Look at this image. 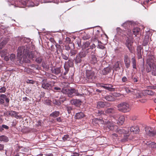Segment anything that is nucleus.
<instances>
[{
    "instance_id": "2f4dec72",
    "label": "nucleus",
    "mask_w": 156,
    "mask_h": 156,
    "mask_svg": "<svg viewBox=\"0 0 156 156\" xmlns=\"http://www.w3.org/2000/svg\"><path fill=\"white\" fill-rule=\"evenodd\" d=\"M59 111H55L51 113L50 116L53 117H56L59 116Z\"/></svg>"
},
{
    "instance_id": "f257e3e1",
    "label": "nucleus",
    "mask_w": 156,
    "mask_h": 156,
    "mask_svg": "<svg viewBox=\"0 0 156 156\" xmlns=\"http://www.w3.org/2000/svg\"><path fill=\"white\" fill-rule=\"evenodd\" d=\"M156 58L153 55H148L146 64L145 70L147 73L151 72V74L156 76V65L155 64Z\"/></svg>"
},
{
    "instance_id": "4468645a",
    "label": "nucleus",
    "mask_w": 156,
    "mask_h": 156,
    "mask_svg": "<svg viewBox=\"0 0 156 156\" xmlns=\"http://www.w3.org/2000/svg\"><path fill=\"white\" fill-rule=\"evenodd\" d=\"M131 132H133L134 133H137L139 132V129L138 127L136 126H133L130 128Z\"/></svg>"
},
{
    "instance_id": "338daca9",
    "label": "nucleus",
    "mask_w": 156,
    "mask_h": 156,
    "mask_svg": "<svg viewBox=\"0 0 156 156\" xmlns=\"http://www.w3.org/2000/svg\"><path fill=\"white\" fill-rule=\"evenodd\" d=\"M127 80L126 76H123L122 78V82H124L127 81Z\"/></svg>"
},
{
    "instance_id": "bf43d9fd",
    "label": "nucleus",
    "mask_w": 156,
    "mask_h": 156,
    "mask_svg": "<svg viewBox=\"0 0 156 156\" xmlns=\"http://www.w3.org/2000/svg\"><path fill=\"white\" fill-rule=\"evenodd\" d=\"M1 127L2 129V131L4 130V129H8L9 128V127L8 126L5 125H2V126H1Z\"/></svg>"
},
{
    "instance_id": "6ab92c4d",
    "label": "nucleus",
    "mask_w": 156,
    "mask_h": 156,
    "mask_svg": "<svg viewBox=\"0 0 156 156\" xmlns=\"http://www.w3.org/2000/svg\"><path fill=\"white\" fill-rule=\"evenodd\" d=\"M115 126L113 123L109 122L108 123L106 126V129H108L109 130H113L114 129Z\"/></svg>"
},
{
    "instance_id": "49530a36",
    "label": "nucleus",
    "mask_w": 156,
    "mask_h": 156,
    "mask_svg": "<svg viewBox=\"0 0 156 156\" xmlns=\"http://www.w3.org/2000/svg\"><path fill=\"white\" fill-rule=\"evenodd\" d=\"M64 89H62L61 88L58 87H54V90H55L56 91H58L59 92L61 91L62 92V90Z\"/></svg>"
},
{
    "instance_id": "c03bdc74",
    "label": "nucleus",
    "mask_w": 156,
    "mask_h": 156,
    "mask_svg": "<svg viewBox=\"0 0 156 156\" xmlns=\"http://www.w3.org/2000/svg\"><path fill=\"white\" fill-rule=\"evenodd\" d=\"M9 58L11 61H14L16 58L15 55L13 54H11L9 57Z\"/></svg>"
},
{
    "instance_id": "680f3d73",
    "label": "nucleus",
    "mask_w": 156,
    "mask_h": 156,
    "mask_svg": "<svg viewBox=\"0 0 156 156\" xmlns=\"http://www.w3.org/2000/svg\"><path fill=\"white\" fill-rule=\"evenodd\" d=\"M24 72L28 73H30L31 72V69H30L26 68L24 69Z\"/></svg>"
},
{
    "instance_id": "09e8293b",
    "label": "nucleus",
    "mask_w": 156,
    "mask_h": 156,
    "mask_svg": "<svg viewBox=\"0 0 156 156\" xmlns=\"http://www.w3.org/2000/svg\"><path fill=\"white\" fill-rule=\"evenodd\" d=\"M146 93L148 95H153L154 94V93L151 90H146Z\"/></svg>"
},
{
    "instance_id": "8fccbe9b",
    "label": "nucleus",
    "mask_w": 156,
    "mask_h": 156,
    "mask_svg": "<svg viewBox=\"0 0 156 156\" xmlns=\"http://www.w3.org/2000/svg\"><path fill=\"white\" fill-rule=\"evenodd\" d=\"M42 66L43 68H45L48 69H49V65H46L45 62L42 63Z\"/></svg>"
},
{
    "instance_id": "0e129e2a",
    "label": "nucleus",
    "mask_w": 156,
    "mask_h": 156,
    "mask_svg": "<svg viewBox=\"0 0 156 156\" xmlns=\"http://www.w3.org/2000/svg\"><path fill=\"white\" fill-rule=\"evenodd\" d=\"M96 47V46L94 44H92L91 45H90V48H89L90 49H90H93V48H95Z\"/></svg>"
},
{
    "instance_id": "f03ea898",
    "label": "nucleus",
    "mask_w": 156,
    "mask_h": 156,
    "mask_svg": "<svg viewBox=\"0 0 156 156\" xmlns=\"http://www.w3.org/2000/svg\"><path fill=\"white\" fill-rule=\"evenodd\" d=\"M117 107L119 111L123 112H129L131 109L129 104L126 102H122L119 104Z\"/></svg>"
},
{
    "instance_id": "a18cd8bd",
    "label": "nucleus",
    "mask_w": 156,
    "mask_h": 156,
    "mask_svg": "<svg viewBox=\"0 0 156 156\" xmlns=\"http://www.w3.org/2000/svg\"><path fill=\"white\" fill-rule=\"evenodd\" d=\"M151 134H150V136H153L155 135H156V130H153L152 128H151Z\"/></svg>"
},
{
    "instance_id": "a19ab883",
    "label": "nucleus",
    "mask_w": 156,
    "mask_h": 156,
    "mask_svg": "<svg viewBox=\"0 0 156 156\" xmlns=\"http://www.w3.org/2000/svg\"><path fill=\"white\" fill-rule=\"evenodd\" d=\"M90 36L88 34H85L83 35V39L84 40H87L89 39L90 38Z\"/></svg>"
},
{
    "instance_id": "69168bd1",
    "label": "nucleus",
    "mask_w": 156,
    "mask_h": 156,
    "mask_svg": "<svg viewBox=\"0 0 156 156\" xmlns=\"http://www.w3.org/2000/svg\"><path fill=\"white\" fill-rule=\"evenodd\" d=\"M4 145L3 144H0V151L3 150Z\"/></svg>"
},
{
    "instance_id": "cd10ccee",
    "label": "nucleus",
    "mask_w": 156,
    "mask_h": 156,
    "mask_svg": "<svg viewBox=\"0 0 156 156\" xmlns=\"http://www.w3.org/2000/svg\"><path fill=\"white\" fill-rule=\"evenodd\" d=\"M113 86L111 85H106L105 87V89L111 91H114L115 88L112 87Z\"/></svg>"
},
{
    "instance_id": "f3484780",
    "label": "nucleus",
    "mask_w": 156,
    "mask_h": 156,
    "mask_svg": "<svg viewBox=\"0 0 156 156\" xmlns=\"http://www.w3.org/2000/svg\"><path fill=\"white\" fill-rule=\"evenodd\" d=\"M85 116L83 112H80L76 113L75 115V118L76 119H80Z\"/></svg>"
},
{
    "instance_id": "c85d7f7f",
    "label": "nucleus",
    "mask_w": 156,
    "mask_h": 156,
    "mask_svg": "<svg viewBox=\"0 0 156 156\" xmlns=\"http://www.w3.org/2000/svg\"><path fill=\"white\" fill-rule=\"evenodd\" d=\"M26 48L27 49V50H24V55L25 56H28L29 57V54H30L31 53H33L32 52H30L29 51L30 48L29 47L26 46Z\"/></svg>"
},
{
    "instance_id": "4d7b16f0",
    "label": "nucleus",
    "mask_w": 156,
    "mask_h": 156,
    "mask_svg": "<svg viewBox=\"0 0 156 156\" xmlns=\"http://www.w3.org/2000/svg\"><path fill=\"white\" fill-rule=\"evenodd\" d=\"M64 67L65 70V72H64L63 74L64 75H66L69 71V69L68 67H66L65 66H64Z\"/></svg>"
},
{
    "instance_id": "0eeeda50",
    "label": "nucleus",
    "mask_w": 156,
    "mask_h": 156,
    "mask_svg": "<svg viewBox=\"0 0 156 156\" xmlns=\"http://www.w3.org/2000/svg\"><path fill=\"white\" fill-rule=\"evenodd\" d=\"M124 61L126 68H129L130 65V59L128 55L126 54L124 55Z\"/></svg>"
},
{
    "instance_id": "f704fd0d",
    "label": "nucleus",
    "mask_w": 156,
    "mask_h": 156,
    "mask_svg": "<svg viewBox=\"0 0 156 156\" xmlns=\"http://www.w3.org/2000/svg\"><path fill=\"white\" fill-rule=\"evenodd\" d=\"M91 41L92 42L96 43L98 42V43H101V42L100 41H99L98 38L95 35L94 36L92 37L91 38Z\"/></svg>"
},
{
    "instance_id": "9d476101",
    "label": "nucleus",
    "mask_w": 156,
    "mask_h": 156,
    "mask_svg": "<svg viewBox=\"0 0 156 156\" xmlns=\"http://www.w3.org/2000/svg\"><path fill=\"white\" fill-rule=\"evenodd\" d=\"M90 62L91 64L93 65L97 66L98 65V60L95 55H91L90 58Z\"/></svg>"
},
{
    "instance_id": "79ce46f5",
    "label": "nucleus",
    "mask_w": 156,
    "mask_h": 156,
    "mask_svg": "<svg viewBox=\"0 0 156 156\" xmlns=\"http://www.w3.org/2000/svg\"><path fill=\"white\" fill-rule=\"evenodd\" d=\"M73 61L70 58L69 59L68 61L67 62L69 66V67H72L73 66Z\"/></svg>"
},
{
    "instance_id": "ddd939ff",
    "label": "nucleus",
    "mask_w": 156,
    "mask_h": 156,
    "mask_svg": "<svg viewBox=\"0 0 156 156\" xmlns=\"http://www.w3.org/2000/svg\"><path fill=\"white\" fill-rule=\"evenodd\" d=\"M41 83V87L43 88L48 90L50 89L51 87V85L50 83H47V82H44L43 81Z\"/></svg>"
},
{
    "instance_id": "a211bd4d",
    "label": "nucleus",
    "mask_w": 156,
    "mask_h": 156,
    "mask_svg": "<svg viewBox=\"0 0 156 156\" xmlns=\"http://www.w3.org/2000/svg\"><path fill=\"white\" fill-rule=\"evenodd\" d=\"M82 58L77 55L75 58H74V62L76 64H78L80 63L82 61Z\"/></svg>"
},
{
    "instance_id": "1a4fd4ad",
    "label": "nucleus",
    "mask_w": 156,
    "mask_h": 156,
    "mask_svg": "<svg viewBox=\"0 0 156 156\" xmlns=\"http://www.w3.org/2000/svg\"><path fill=\"white\" fill-rule=\"evenodd\" d=\"M27 50V49L26 48V46H22L19 47L17 50V54L19 56H20L22 55H24V50Z\"/></svg>"
},
{
    "instance_id": "2eb2a0df",
    "label": "nucleus",
    "mask_w": 156,
    "mask_h": 156,
    "mask_svg": "<svg viewBox=\"0 0 156 156\" xmlns=\"http://www.w3.org/2000/svg\"><path fill=\"white\" fill-rule=\"evenodd\" d=\"M52 73L56 75H58L61 73V70L60 67L52 68L51 69Z\"/></svg>"
},
{
    "instance_id": "aec40b11",
    "label": "nucleus",
    "mask_w": 156,
    "mask_h": 156,
    "mask_svg": "<svg viewBox=\"0 0 156 156\" xmlns=\"http://www.w3.org/2000/svg\"><path fill=\"white\" fill-rule=\"evenodd\" d=\"M132 64L133 68L134 69H136V61L135 57H133L131 58Z\"/></svg>"
},
{
    "instance_id": "603ef678",
    "label": "nucleus",
    "mask_w": 156,
    "mask_h": 156,
    "mask_svg": "<svg viewBox=\"0 0 156 156\" xmlns=\"http://www.w3.org/2000/svg\"><path fill=\"white\" fill-rule=\"evenodd\" d=\"M69 139V136L67 134L65 135L63 137H62V139L64 141H66L68 140Z\"/></svg>"
},
{
    "instance_id": "5701e85b",
    "label": "nucleus",
    "mask_w": 156,
    "mask_h": 156,
    "mask_svg": "<svg viewBox=\"0 0 156 156\" xmlns=\"http://www.w3.org/2000/svg\"><path fill=\"white\" fill-rule=\"evenodd\" d=\"M104 98L106 100L110 101H113L115 100L114 98L110 95L106 96L104 97Z\"/></svg>"
},
{
    "instance_id": "c756f323",
    "label": "nucleus",
    "mask_w": 156,
    "mask_h": 156,
    "mask_svg": "<svg viewBox=\"0 0 156 156\" xmlns=\"http://www.w3.org/2000/svg\"><path fill=\"white\" fill-rule=\"evenodd\" d=\"M8 41V38L4 39L0 44V48L2 49V47L5 45Z\"/></svg>"
},
{
    "instance_id": "4be33fe9",
    "label": "nucleus",
    "mask_w": 156,
    "mask_h": 156,
    "mask_svg": "<svg viewBox=\"0 0 156 156\" xmlns=\"http://www.w3.org/2000/svg\"><path fill=\"white\" fill-rule=\"evenodd\" d=\"M77 52L76 50L73 49H71L70 51L68 54L69 57H73L77 54Z\"/></svg>"
},
{
    "instance_id": "393cba45",
    "label": "nucleus",
    "mask_w": 156,
    "mask_h": 156,
    "mask_svg": "<svg viewBox=\"0 0 156 156\" xmlns=\"http://www.w3.org/2000/svg\"><path fill=\"white\" fill-rule=\"evenodd\" d=\"M117 132L120 134L127 133L128 132V130H125L122 128H118L117 129Z\"/></svg>"
},
{
    "instance_id": "412c9836",
    "label": "nucleus",
    "mask_w": 156,
    "mask_h": 156,
    "mask_svg": "<svg viewBox=\"0 0 156 156\" xmlns=\"http://www.w3.org/2000/svg\"><path fill=\"white\" fill-rule=\"evenodd\" d=\"M61 55L62 58L66 60H68L69 57L68 54L67 53H64L62 50L61 51Z\"/></svg>"
},
{
    "instance_id": "bb28decb",
    "label": "nucleus",
    "mask_w": 156,
    "mask_h": 156,
    "mask_svg": "<svg viewBox=\"0 0 156 156\" xmlns=\"http://www.w3.org/2000/svg\"><path fill=\"white\" fill-rule=\"evenodd\" d=\"M71 103L72 104L74 105H75L78 106L81 103V101L79 100L74 99L71 100Z\"/></svg>"
},
{
    "instance_id": "7c9ffc66",
    "label": "nucleus",
    "mask_w": 156,
    "mask_h": 156,
    "mask_svg": "<svg viewBox=\"0 0 156 156\" xmlns=\"http://www.w3.org/2000/svg\"><path fill=\"white\" fill-rule=\"evenodd\" d=\"M105 112L107 113H114L115 112V110L114 108H109L107 109L106 111Z\"/></svg>"
},
{
    "instance_id": "e433bc0d",
    "label": "nucleus",
    "mask_w": 156,
    "mask_h": 156,
    "mask_svg": "<svg viewBox=\"0 0 156 156\" xmlns=\"http://www.w3.org/2000/svg\"><path fill=\"white\" fill-rule=\"evenodd\" d=\"M125 118L124 117L123 115L120 116L118 119V122H119V124L122 125L124 121Z\"/></svg>"
},
{
    "instance_id": "e2e57ef3",
    "label": "nucleus",
    "mask_w": 156,
    "mask_h": 156,
    "mask_svg": "<svg viewBox=\"0 0 156 156\" xmlns=\"http://www.w3.org/2000/svg\"><path fill=\"white\" fill-rule=\"evenodd\" d=\"M6 98V96L5 94H2L0 95V98L4 100Z\"/></svg>"
},
{
    "instance_id": "f8f14e48",
    "label": "nucleus",
    "mask_w": 156,
    "mask_h": 156,
    "mask_svg": "<svg viewBox=\"0 0 156 156\" xmlns=\"http://www.w3.org/2000/svg\"><path fill=\"white\" fill-rule=\"evenodd\" d=\"M18 113L13 111H11L9 112V114L12 117H14L17 119H21L22 116L21 115H18Z\"/></svg>"
},
{
    "instance_id": "4c0bfd02",
    "label": "nucleus",
    "mask_w": 156,
    "mask_h": 156,
    "mask_svg": "<svg viewBox=\"0 0 156 156\" xmlns=\"http://www.w3.org/2000/svg\"><path fill=\"white\" fill-rule=\"evenodd\" d=\"M151 128L149 126L146 127L145 128V131L147 134L150 136V134H151Z\"/></svg>"
},
{
    "instance_id": "20e7f679",
    "label": "nucleus",
    "mask_w": 156,
    "mask_h": 156,
    "mask_svg": "<svg viewBox=\"0 0 156 156\" xmlns=\"http://www.w3.org/2000/svg\"><path fill=\"white\" fill-rule=\"evenodd\" d=\"M37 54L35 55L33 53H31L30 54H29V58H31L33 60V58H36L35 60V62L38 64H40L42 62L43 60V57L41 55L40 53L37 52L36 51Z\"/></svg>"
},
{
    "instance_id": "37998d69",
    "label": "nucleus",
    "mask_w": 156,
    "mask_h": 156,
    "mask_svg": "<svg viewBox=\"0 0 156 156\" xmlns=\"http://www.w3.org/2000/svg\"><path fill=\"white\" fill-rule=\"evenodd\" d=\"M53 103L54 104L58 106H59L61 105V103L59 100H57L56 99H54L53 100Z\"/></svg>"
},
{
    "instance_id": "7ed1b4c3",
    "label": "nucleus",
    "mask_w": 156,
    "mask_h": 156,
    "mask_svg": "<svg viewBox=\"0 0 156 156\" xmlns=\"http://www.w3.org/2000/svg\"><path fill=\"white\" fill-rule=\"evenodd\" d=\"M62 93L67 94L69 97H72L74 96H82V94H80L77 90L74 88L70 89H63L62 90Z\"/></svg>"
},
{
    "instance_id": "6e6552de",
    "label": "nucleus",
    "mask_w": 156,
    "mask_h": 156,
    "mask_svg": "<svg viewBox=\"0 0 156 156\" xmlns=\"http://www.w3.org/2000/svg\"><path fill=\"white\" fill-rule=\"evenodd\" d=\"M109 104L107 102L99 101L97 102V107L98 108H101L108 106Z\"/></svg>"
},
{
    "instance_id": "864d4df0",
    "label": "nucleus",
    "mask_w": 156,
    "mask_h": 156,
    "mask_svg": "<svg viewBox=\"0 0 156 156\" xmlns=\"http://www.w3.org/2000/svg\"><path fill=\"white\" fill-rule=\"evenodd\" d=\"M101 43H98V46H97V48H99L100 49H103L105 48V47L102 45L101 44Z\"/></svg>"
},
{
    "instance_id": "ea45409f",
    "label": "nucleus",
    "mask_w": 156,
    "mask_h": 156,
    "mask_svg": "<svg viewBox=\"0 0 156 156\" xmlns=\"http://www.w3.org/2000/svg\"><path fill=\"white\" fill-rule=\"evenodd\" d=\"M114 68L115 69V70L116 71L120 69L119 64L118 62H117L114 65Z\"/></svg>"
},
{
    "instance_id": "de8ad7c7",
    "label": "nucleus",
    "mask_w": 156,
    "mask_h": 156,
    "mask_svg": "<svg viewBox=\"0 0 156 156\" xmlns=\"http://www.w3.org/2000/svg\"><path fill=\"white\" fill-rule=\"evenodd\" d=\"M66 110L68 113H70L71 112V111L72 110V108L70 106H67L66 107Z\"/></svg>"
},
{
    "instance_id": "39448f33",
    "label": "nucleus",
    "mask_w": 156,
    "mask_h": 156,
    "mask_svg": "<svg viewBox=\"0 0 156 156\" xmlns=\"http://www.w3.org/2000/svg\"><path fill=\"white\" fill-rule=\"evenodd\" d=\"M86 75L87 78L90 82H92L95 79L96 76L95 72L92 70H87Z\"/></svg>"
},
{
    "instance_id": "58836bf2",
    "label": "nucleus",
    "mask_w": 156,
    "mask_h": 156,
    "mask_svg": "<svg viewBox=\"0 0 156 156\" xmlns=\"http://www.w3.org/2000/svg\"><path fill=\"white\" fill-rule=\"evenodd\" d=\"M116 30L117 34L120 35L124 33V30H122L119 27H117L116 28Z\"/></svg>"
},
{
    "instance_id": "dca6fc26",
    "label": "nucleus",
    "mask_w": 156,
    "mask_h": 156,
    "mask_svg": "<svg viewBox=\"0 0 156 156\" xmlns=\"http://www.w3.org/2000/svg\"><path fill=\"white\" fill-rule=\"evenodd\" d=\"M111 69L109 67L104 68L101 71V73L103 75H106L111 72Z\"/></svg>"
},
{
    "instance_id": "3c124183",
    "label": "nucleus",
    "mask_w": 156,
    "mask_h": 156,
    "mask_svg": "<svg viewBox=\"0 0 156 156\" xmlns=\"http://www.w3.org/2000/svg\"><path fill=\"white\" fill-rule=\"evenodd\" d=\"M66 100V98L64 97H61L59 99V101L61 103V102H63Z\"/></svg>"
},
{
    "instance_id": "72a5a7b5",
    "label": "nucleus",
    "mask_w": 156,
    "mask_h": 156,
    "mask_svg": "<svg viewBox=\"0 0 156 156\" xmlns=\"http://www.w3.org/2000/svg\"><path fill=\"white\" fill-rule=\"evenodd\" d=\"M140 31V29L138 27H136L134 28L133 30V33L134 35L136 36L137 34H139Z\"/></svg>"
},
{
    "instance_id": "6e6d98bb",
    "label": "nucleus",
    "mask_w": 156,
    "mask_h": 156,
    "mask_svg": "<svg viewBox=\"0 0 156 156\" xmlns=\"http://www.w3.org/2000/svg\"><path fill=\"white\" fill-rule=\"evenodd\" d=\"M6 90V88L5 87H1L0 88V93H4Z\"/></svg>"
},
{
    "instance_id": "5fc2aeb1",
    "label": "nucleus",
    "mask_w": 156,
    "mask_h": 156,
    "mask_svg": "<svg viewBox=\"0 0 156 156\" xmlns=\"http://www.w3.org/2000/svg\"><path fill=\"white\" fill-rule=\"evenodd\" d=\"M150 145L152 148H156V144L154 142H151L150 144Z\"/></svg>"
},
{
    "instance_id": "13d9d810",
    "label": "nucleus",
    "mask_w": 156,
    "mask_h": 156,
    "mask_svg": "<svg viewBox=\"0 0 156 156\" xmlns=\"http://www.w3.org/2000/svg\"><path fill=\"white\" fill-rule=\"evenodd\" d=\"M76 42L78 47H80L81 46V41L80 39H77Z\"/></svg>"
},
{
    "instance_id": "a878e982",
    "label": "nucleus",
    "mask_w": 156,
    "mask_h": 156,
    "mask_svg": "<svg viewBox=\"0 0 156 156\" xmlns=\"http://www.w3.org/2000/svg\"><path fill=\"white\" fill-rule=\"evenodd\" d=\"M9 140L8 138L6 136L4 135L0 136V141L4 142H7Z\"/></svg>"
},
{
    "instance_id": "774afa93",
    "label": "nucleus",
    "mask_w": 156,
    "mask_h": 156,
    "mask_svg": "<svg viewBox=\"0 0 156 156\" xmlns=\"http://www.w3.org/2000/svg\"><path fill=\"white\" fill-rule=\"evenodd\" d=\"M66 40L67 42L69 43H70L71 41L70 38L69 37H66Z\"/></svg>"
},
{
    "instance_id": "9b49d317",
    "label": "nucleus",
    "mask_w": 156,
    "mask_h": 156,
    "mask_svg": "<svg viewBox=\"0 0 156 156\" xmlns=\"http://www.w3.org/2000/svg\"><path fill=\"white\" fill-rule=\"evenodd\" d=\"M90 52V49L88 48L86 50L83 49L80 52H79L77 55L83 58L85 57L87 54Z\"/></svg>"
},
{
    "instance_id": "473e14b6",
    "label": "nucleus",
    "mask_w": 156,
    "mask_h": 156,
    "mask_svg": "<svg viewBox=\"0 0 156 156\" xmlns=\"http://www.w3.org/2000/svg\"><path fill=\"white\" fill-rule=\"evenodd\" d=\"M141 47H139L137 48V58L138 59L142 58V55L141 53Z\"/></svg>"
},
{
    "instance_id": "052dcab7",
    "label": "nucleus",
    "mask_w": 156,
    "mask_h": 156,
    "mask_svg": "<svg viewBox=\"0 0 156 156\" xmlns=\"http://www.w3.org/2000/svg\"><path fill=\"white\" fill-rule=\"evenodd\" d=\"M55 46L57 48L56 51L58 52V49L61 48V46L59 44H58V43H56Z\"/></svg>"
},
{
    "instance_id": "423d86ee",
    "label": "nucleus",
    "mask_w": 156,
    "mask_h": 156,
    "mask_svg": "<svg viewBox=\"0 0 156 156\" xmlns=\"http://www.w3.org/2000/svg\"><path fill=\"white\" fill-rule=\"evenodd\" d=\"M133 42L131 41L129 38L126 40L125 45L128 49L129 51L131 53H133V47L132 46Z\"/></svg>"
},
{
    "instance_id": "b1692460",
    "label": "nucleus",
    "mask_w": 156,
    "mask_h": 156,
    "mask_svg": "<svg viewBox=\"0 0 156 156\" xmlns=\"http://www.w3.org/2000/svg\"><path fill=\"white\" fill-rule=\"evenodd\" d=\"M149 37L147 35L145 37L144 39L143 42V45L144 46H145L147 45L148 42H149Z\"/></svg>"
},
{
    "instance_id": "c9c22d12",
    "label": "nucleus",
    "mask_w": 156,
    "mask_h": 156,
    "mask_svg": "<svg viewBox=\"0 0 156 156\" xmlns=\"http://www.w3.org/2000/svg\"><path fill=\"white\" fill-rule=\"evenodd\" d=\"M90 42L89 41H87L83 45L82 48L83 49H85L87 48L90 45Z\"/></svg>"
}]
</instances>
